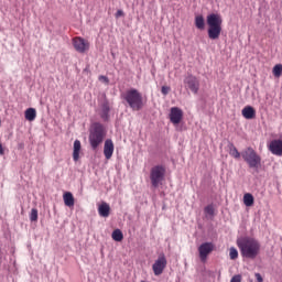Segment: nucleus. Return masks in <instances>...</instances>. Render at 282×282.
Segmentation results:
<instances>
[{
	"mask_svg": "<svg viewBox=\"0 0 282 282\" xmlns=\"http://www.w3.org/2000/svg\"><path fill=\"white\" fill-rule=\"evenodd\" d=\"M236 243L245 259H257L261 252V243L252 237L238 238Z\"/></svg>",
	"mask_w": 282,
	"mask_h": 282,
	"instance_id": "obj_1",
	"label": "nucleus"
},
{
	"mask_svg": "<svg viewBox=\"0 0 282 282\" xmlns=\"http://www.w3.org/2000/svg\"><path fill=\"white\" fill-rule=\"evenodd\" d=\"M224 20H221V15L212 13L207 15V34L212 41H217L219 36H221V24Z\"/></svg>",
	"mask_w": 282,
	"mask_h": 282,
	"instance_id": "obj_2",
	"label": "nucleus"
},
{
	"mask_svg": "<svg viewBox=\"0 0 282 282\" xmlns=\"http://www.w3.org/2000/svg\"><path fill=\"white\" fill-rule=\"evenodd\" d=\"M106 135L107 132L105 131V126L98 122L93 123L88 140L94 151L102 144Z\"/></svg>",
	"mask_w": 282,
	"mask_h": 282,
	"instance_id": "obj_3",
	"label": "nucleus"
},
{
	"mask_svg": "<svg viewBox=\"0 0 282 282\" xmlns=\"http://www.w3.org/2000/svg\"><path fill=\"white\" fill-rule=\"evenodd\" d=\"M166 177V167L164 165H155L150 170V182L153 188H159Z\"/></svg>",
	"mask_w": 282,
	"mask_h": 282,
	"instance_id": "obj_4",
	"label": "nucleus"
},
{
	"mask_svg": "<svg viewBox=\"0 0 282 282\" xmlns=\"http://www.w3.org/2000/svg\"><path fill=\"white\" fill-rule=\"evenodd\" d=\"M242 160L248 163L249 169H259L261 166V156L252 148H247L241 153Z\"/></svg>",
	"mask_w": 282,
	"mask_h": 282,
	"instance_id": "obj_5",
	"label": "nucleus"
},
{
	"mask_svg": "<svg viewBox=\"0 0 282 282\" xmlns=\"http://www.w3.org/2000/svg\"><path fill=\"white\" fill-rule=\"evenodd\" d=\"M126 100L130 107H142L144 102L142 101V94L138 89H130L126 93Z\"/></svg>",
	"mask_w": 282,
	"mask_h": 282,
	"instance_id": "obj_6",
	"label": "nucleus"
},
{
	"mask_svg": "<svg viewBox=\"0 0 282 282\" xmlns=\"http://www.w3.org/2000/svg\"><path fill=\"white\" fill-rule=\"evenodd\" d=\"M215 250V245L213 242H204L198 247L199 259L203 263H206L208 254Z\"/></svg>",
	"mask_w": 282,
	"mask_h": 282,
	"instance_id": "obj_7",
	"label": "nucleus"
},
{
	"mask_svg": "<svg viewBox=\"0 0 282 282\" xmlns=\"http://www.w3.org/2000/svg\"><path fill=\"white\" fill-rule=\"evenodd\" d=\"M166 257L160 256L153 263L152 270L155 276H160L163 274L164 270H166Z\"/></svg>",
	"mask_w": 282,
	"mask_h": 282,
	"instance_id": "obj_8",
	"label": "nucleus"
},
{
	"mask_svg": "<svg viewBox=\"0 0 282 282\" xmlns=\"http://www.w3.org/2000/svg\"><path fill=\"white\" fill-rule=\"evenodd\" d=\"M184 85L185 88L191 89L193 94H197L199 91V80L193 75L185 77Z\"/></svg>",
	"mask_w": 282,
	"mask_h": 282,
	"instance_id": "obj_9",
	"label": "nucleus"
},
{
	"mask_svg": "<svg viewBox=\"0 0 282 282\" xmlns=\"http://www.w3.org/2000/svg\"><path fill=\"white\" fill-rule=\"evenodd\" d=\"M73 45L79 54H85L89 50V42L83 37L73 39Z\"/></svg>",
	"mask_w": 282,
	"mask_h": 282,
	"instance_id": "obj_10",
	"label": "nucleus"
},
{
	"mask_svg": "<svg viewBox=\"0 0 282 282\" xmlns=\"http://www.w3.org/2000/svg\"><path fill=\"white\" fill-rule=\"evenodd\" d=\"M169 118L172 124H180L184 120V111L177 107L171 108Z\"/></svg>",
	"mask_w": 282,
	"mask_h": 282,
	"instance_id": "obj_11",
	"label": "nucleus"
},
{
	"mask_svg": "<svg viewBox=\"0 0 282 282\" xmlns=\"http://www.w3.org/2000/svg\"><path fill=\"white\" fill-rule=\"evenodd\" d=\"M269 151H271L273 155H282V140L278 139L271 141L269 144Z\"/></svg>",
	"mask_w": 282,
	"mask_h": 282,
	"instance_id": "obj_12",
	"label": "nucleus"
},
{
	"mask_svg": "<svg viewBox=\"0 0 282 282\" xmlns=\"http://www.w3.org/2000/svg\"><path fill=\"white\" fill-rule=\"evenodd\" d=\"M104 155L106 160H111L113 155V141L111 139H107L104 144Z\"/></svg>",
	"mask_w": 282,
	"mask_h": 282,
	"instance_id": "obj_13",
	"label": "nucleus"
},
{
	"mask_svg": "<svg viewBox=\"0 0 282 282\" xmlns=\"http://www.w3.org/2000/svg\"><path fill=\"white\" fill-rule=\"evenodd\" d=\"M98 214L100 217H109V215L111 214V206H109V204L102 202L99 206H98Z\"/></svg>",
	"mask_w": 282,
	"mask_h": 282,
	"instance_id": "obj_14",
	"label": "nucleus"
},
{
	"mask_svg": "<svg viewBox=\"0 0 282 282\" xmlns=\"http://www.w3.org/2000/svg\"><path fill=\"white\" fill-rule=\"evenodd\" d=\"M242 116L246 120H253V118H257V110L252 107H245L242 109Z\"/></svg>",
	"mask_w": 282,
	"mask_h": 282,
	"instance_id": "obj_15",
	"label": "nucleus"
},
{
	"mask_svg": "<svg viewBox=\"0 0 282 282\" xmlns=\"http://www.w3.org/2000/svg\"><path fill=\"white\" fill-rule=\"evenodd\" d=\"M80 141L79 140H75L74 141V151H73V160L74 162H78V160H80Z\"/></svg>",
	"mask_w": 282,
	"mask_h": 282,
	"instance_id": "obj_16",
	"label": "nucleus"
},
{
	"mask_svg": "<svg viewBox=\"0 0 282 282\" xmlns=\"http://www.w3.org/2000/svg\"><path fill=\"white\" fill-rule=\"evenodd\" d=\"M24 118L25 120H28L29 122H34V120H36V109L34 108H28L24 111Z\"/></svg>",
	"mask_w": 282,
	"mask_h": 282,
	"instance_id": "obj_17",
	"label": "nucleus"
},
{
	"mask_svg": "<svg viewBox=\"0 0 282 282\" xmlns=\"http://www.w3.org/2000/svg\"><path fill=\"white\" fill-rule=\"evenodd\" d=\"M63 199L65 206H68V208H72L74 206V194H72L70 192L64 193Z\"/></svg>",
	"mask_w": 282,
	"mask_h": 282,
	"instance_id": "obj_18",
	"label": "nucleus"
},
{
	"mask_svg": "<svg viewBox=\"0 0 282 282\" xmlns=\"http://www.w3.org/2000/svg\"><path fill=\"white\" fill-rule=\"evenodd\" d=\"M243 204L247 207H251L254 206V196H252V194L247 193L243 195Z\"/></svg>",
	"mask_w": 282,
	"mask_h": 282,
	"instance_id": "obj_19",
	"label": "nucleus"
},
{
	"mask_svg": "<svg viewBox=\"0 0 282 282\" xmlns=\"http://www.w3.org/2000/svg\"><path fill=\"white\" fill-rule=\"evenodd\" d=\"M195 26L197 28V30H204V28H206V22L204 21V15L195 17Z\"/></svg>",
	"mask_w": 282,
	"mask_h": 282,
	"instance_id": "obj_20",
	"label": "nucleus"
},
{
	"mask_svg": "<svg viewBox=\"0 0 282 282\" xmlns=\"http://www.w3.org/2000/svg\"><path fill=\"white\" fill-rule=\"evenodd\" d=\"M229 155H231V158H235V160H239V158H241V153L239 152V150H237V147L232 144L229 148Z\"/></svg>",
	"mask_w": 282,
	"mask_h": 282,
	"instance_id": "obj_21",
	"label": "nucleus"
},
{
	"mask_svg": "<svg viewBox=\"0 0 282 282\" xmlns=\"http://www.w3.org/2000/svg\"><path fill=\"white\" fill-rule=\"evenodd\" d=\"M112 239L113 241H122L124 239V235L120 229H116L112 231Z\"/></svg>",
	"mask_w": 282,
	"mask_h": 282,
	"instance_id": "obj_22",
	"label": "nucleus"
},
{
	"mask_svg": "<svg viewBox=\"0 0 282 282\" xmlns=\"http://www.w3.org/2000/svg\"><path fill=\"white\" fill-rule=\"evenodd\" d=\"M229 258L231 259V261L239 259V251H237V248L231 247L229 249Z\"/></svg>",
	"mask_w": 282,
	"mask_h": 282,
	"instance_id": "obj_23",
	"label": "nucleus"
},
{
	"mask_svg": "<svg viewBox=\"0 0 282 282\" xmlns=\"http://www.w3.org/2000/svg\"><path fill=\"white\" fill-rule=\"evenodd\" d=\"M273 76H275V78H280V76L282 75V64H278L273 67Z\"/></svg>",
	"mask_w": 282,
	"mask_h": 282,
	"instance_id": "obj_24",
	"label": "nucleus"
},
{
	"mask_svg": "<svg viewBox=\"0 0 282 282\" xmlns=\"http://www.w3.org/2000/svg\"><path fill=\"white\" fill-rule=\"evenodd\" d=\"M30 220L39 221V209H36V208L31 209Z\"/></svg>",
	"mask_w": 282,
	"mask_h": 282,
	"instance_id": "obj_25",
	"label": "nucleus"
},
{
	"mask_svg": "<svg viewBox=\"0 0 282 282\" xmlns=\"http://www.w3.org/2000/svg\"><path fill=\"white\" fill-rule=\"evenodd\" d=\"M101 118H102V120H109V107L102 108Z\"/></svg>",
	"mask_w": 282,
	"mask_h": 282,
	"instance_id": "obj_26",
	"label": "nucleus"
},
{
	"mask_svg": "<svg viewBox=\"0 0 282 282\" xmlns=\"http://www.w3.org/2000/svg\"><path fill=\"white\" fill-rule=\"evenodd\" d=\"M205 213H206V215H215V208L213 207V205L206 206Z\"/></svg>",
	"mask_w": 282,
	"mask_h": 282,
	"instance_id": "obj_27",
	"label": "nucleus"
},
{
	"mask_svg": "<svg viewBox=\"0 0 282 282\" xmlns=\"http://www.w3.org/2000/svg\"><path fill=\"white\" fill-rule=\"evenodd\" d=\"M171 91V87L169 86H162L161 88V94H163V96H167V94Z\"/></svg>",
	"mask_w": 282,
	"mask_h": 282,
	"instance_id": "obj_28",
	"label": "nucleus"
},
{
	"mask_svg": "<svg viewBox=\"0 0 282 282\" xmlns=\"http://www.w3.org/2000/svg\"><path fill=\"white\" fill-rule=\"evenodd\" d=\"M241 281H242L241 274H236L230 280V282H241Z\"/></svg>",
	"mask_w": 282,
	"mask_h": 282,
	"instance_id": "obj_29",
	"label": "nucleus"
},
{
	"mask_svg": "<svg viewBox=\"0 0 282 282\" xmlns=\"http://www.w3.org/2000/svg\"><path fill=\"white\" fill-rule=\"evenodd\" d=\"M115 17H116V19H120V17H124V11H122V10L119 9V10L116 12Z\"/></svg>",
	"mask_w": 282,
	"mask_h": 282,
	"instance_id": "obj_30",
	"label": "nucleus"
},
{
	"mask_svg": "<svg viewBox=\"0 0 282 282\" xmlns=\"http://www.w3.org/2000/svg\"><path fill=\"white\" fill-rule=\"evenodd\" d=\"M99 80H102L104 83H106V85H109V77L107 76H104V75L99 76Z\"/></svg>",
	"mask_w": 282,
	"mask_h": 282,
	"instance_id": "obj_31",
	"label": "nucleus"
},
{
	"mask_svg": "<svg viewBox=\"0 0 282 282\" xmlns=\"http://www.w3.org/2000/svg\"><path fill=\"white\" fill-rule=\"evenodd\" d=\"M256 282H263V276H261V273H254Z\"/></svg>",
	"mask_w": 282,
	"mask_h": 282,
	"instance_id": "obj_32",
	"label": "nucleus"
},
{
	"mask_svg": "<svg viewBox=\"0 0 282 282\" xmlns=\"http://www.w3.org/2000/svg\"><path fill=\"white\" fill-rule=\"evenodd\" d=\"M6 151L3 150V144L0 143V155H3Z\"/></svg>",
	"mask_w": 282,
	"mask_h": 282,
	"instance_id": "obj_33",
	"label": "nucleus"
},
{
	"mask_svg": "<svg viewBox=\"0 0 282 282\" xmlns=\"http://www.w3.org/2000/svg\"><path fill=\"white\" fill-rule=\"evenodd\" d=\"M0 252H1V247H0Z\"/></svg>",
	"mask_w": 282,
	"mask_h": 282,
	"instance_id": "obj_34",
	"label": "nucleus"
}]
</instances>
